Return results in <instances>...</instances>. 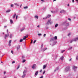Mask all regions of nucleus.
I'll return each instance as SVG.
<instances>
[{"mask_svg": "<svg viewBox=\"0 0 78 78\" xmlns=\"http://www.w3.org/2000/svg\"><path fill=\"white\" fill-rule=\"evenodd\" d=\"M45 73V71H44L43 73V75H44V73Z\"/></svg>", "mask_w": 78, "mask_h": 78, "instance_id": "40", "label": "nucleus"}, {"mask_svg": "<svg viewBox=\"0 0 78 78\" xmlns=\"http://www.w3.org/2000/svg\"><path fill=\"white\" fill-rule=\"evenodd\" d=\"M69 23H67L66 24V26H69Z\"/></svg>", "mask_w": 78, "mask_h": 78, "instance_id": "38", "label": "nucleus"}, {"mask_svg": "<svg viewBox=\"0 0 78 78\" xmlns=\"http://www.w3.org/2000/svg\"><path fill=\"white\" fill-rule=\"evenodd\" d=\"M20 67V66H18V67H17V69H19V68Z\"/></svg>", "mask_w": 78, "mask_h": 78, "instance_id": "43", "label": "nucleus"}, {"mask_svg": "<svg viewBox=\"0 0 78 78\" xmlns=\"http://www.w3.org/2000/svg\"><path fill=\"white\" fill-rule=\"evenodd\" d=\"M50 21H51V20H49L48 21V22L47 23H50Z\"/></svg>", "mask_w": 78, "mask_h": 78, "instance_id": "22", "label": "nucleus"}, {"mask_svg": "<svg viewBox=\"0 0 78 78\" xmlns=\"http://www.w3.org/2000/svg\"><path fill=\"white\" fill-rule=\"evenodd\" d=\"M38 36H41L42 35V34H37Z\"/></svg>", "mask_w": 78, "mask_h": 78, "instance_id": "30", "label": "nucleus"}, {"mask_svg": "<svg viewBox=\"0 0 78 78\" xmlns=\"http://www.w3.org/2000/svg\"><path fill=\"white\" fill-rule=\"evenodd\" d=\"M1 62V63H3V62Z\"/></svg>", "mask_w": 78, "mask_h": 78, "instance_id": "63", "label": "nucleus"}, {"mask_svg": "<svg viewBox=\"0 0 78 78\" xmlns=\"http://www.w3.org/2000/svg\"><path fill=\"white\" fill-rule=\"evenodd\" d=\"M54 40H55V38H54V37H53L51 38L50 41H54Z\"/></svg>", "mask_w": 78, "mask_h": 78, "instance_id": "6", "label": "nucleus"}, {"mask_svg": "<svg viewBox=\"0 0 78 78\" xmlns=\"http://www.w3.org/2000/svg\"><path fill=\"white\" fill-rule=\"evenodd\" d=\"M36 64H34L32 66V69H34L35 67H36Z\"/></svg>", "mask_w": 78, "mask_h": 78, "instance_id": "4", "label": "nucleus"}, {"mask_svg": "<svg viewBox=\"0 0 78 78\" xmlns=\"http://www.w3.org/2000/svg\"><path fill=\"white\" fill-rule=\"evenodd\" d=\"M14 5H16V6H19V5L18 4H17V3H15L14 4Z\"/></svg>", "mask_w": 78, "mask_h": 78, "instance_id": "21", "label": "nucleus"}, {"mask_svg": "<svg viewBox=\"0 0 78 78\" xmlns=\"http://www.w3.org/2000/svg\"><path fill=\"white\" fill-rule=\"evenodd\" d=\"M65 12V11L63 10H61L60 11V13H63V12Z\"/></svg>", "mask_w": 78, "mask_h": 78, "instance_id": "13", "label": "nucleus"}, {"mask_svg": "<svg viewBox=\"0 0 78 78\" xmlns=\"http://www.w3.org/2000/svg\"><path fill=\"white\" fill-rule=\"evenodd\" d=\"M11 53H12V54H13V51H12V50L11 51Z\"/></svg>", "mask_w": 78, "mask_h": 78, "instance_id": "46", "label": "nucleus"}, {"mask_svg": "<svg viewBox=\"0 0 78 78\" xmlns=\"http://www.w3.org/2000/svg\"><path fill=\"white\" fill-rule=\"evenodd\" d=\"M16 14H15L13 16V19H14L16 17Z\"/></svg>", "mask_w": 78, "mask_h": 78, "instance_id": "10", "label": "nucleus"}, {"mask_svg": "<svg viewBox=\"0 0 78 78\" xmlns=\"http://www.w3.org/2000/svg\"><path fill=\"white\" fill-rule=\"evenodd\" d=\"M18 17V15H17L16 16V19H17Z\"/></svg>", "mask_w": 78, "mask_h": 78, "instance_id": "36", "label": "nucleus"}, {"mask_svg": "<svg viewBox=\"0 0 78 78\" xmlns=\"http://www.w3.org/2000/svg\"><path fill=\"white\" fill-rule=\"evenodd\" d=\"M38 73H39V72H38V71H37L35 73V75L36 76H37V75H38Z\"/></svg>", "mask_w": 78, "mask_h": 78, "instance_id": "9", "label": "nucleus"}, {"mask_svg": "<svg viewBox=\"0 0 78 78\" xmlns=\"http://www.w3.org/2000/svg\"><path fill=\"white\" fill-rule=\"evenodd\" d=\"M11 42H12V41L11 40H10L9 42V44H11Z\"/></svg>", "mask_w": 78, "mask_h": 78, "instance_id": "29", "label": "nucleus"}, {"mask_svg": "<svg viewBox=\"0 0 78 78\" xmlns=\"http://www.w3.org/2000/svg\"><path fill=\"white\" fill-rule=\"evenodd\" d=\"M44 0H41V1L42 2V1H44Z\"/></svg>", "mask_w": 78, "mask_h": 78, "instance_id": "61", "label": "nucleus"}, {"mask_svg": "<svg viewBox=\"0 0 78 78\" xmlns=\"http://www.w3.org/2000/svg\"><path fill=\"white\" fill-rule=\"evenodd\" d=\"M25 61H26V60H23V61H22V62H23H23H25Z\"/></svg>", "mask_w": 78, "mask_h": 78, "instance_id": "31", "label": "nucleus"}, {"mask_svg": "<svg viewBox=\"0 0 78 78\" xmlns=\"http://www.w3.org/2000/svg\"><path fill=\"white\" fill-rule=\"evenodd\" d=\"M32 42H33V40H32L31 41V42H30V44H32Z\"/></svg>", "mask_w": 78, "mask_h": 78, "instance_id": "53", "label": "nucleus"}, {"mask_svg": "<svg viewBox=\"0 0 78 78\" xmlns=\"http://www.w3.org/2000/svg\"><path fill=\"white\" fill-rule=\"evenodd\" d=\"M45 68H46V65H43V69H45Z\"/></svg>", "mask_w": 78, "mask_h": 78, "instance_id": "12", "label": "nucleus"}, {"mask_svg": "<svg viewBox=\"0 0 78 78\" xmlns=\"http://www.w3.org/2000/svg\"><path fill=\"white\" fill-rule=\"evenodd\" d=\"M36 41H37L36 40H34V43H35V42H36Z\"/></svg>", "mask_w": 78, "mask_h": 78, "instance_id": "35", "label": "nucleus"}, {"mask_svg": "<svg viewBox=\"0 0 78 78\" xmlns=\"http://www.w3.org/2000/svg\"><path fill=\"white\" fill-rule=\"evenodd\" d=\"M27 38L26 37V36H24L23 38V40H25V39H26Z\"/></svg>", "mask_w": 78, "mask_h": 78, "instance_id": "24", "label": "nucleus"}, {"mask_svg": "<svg viewBox=\"0 0 78 78\" xmlns=\"http://www.w3.org/2000/svg\"><path fill=\"white\" fill-rule=\"evenodd\" d=\"M68 19L69 20H70V21L71 20V19H70V18H68Z\"/></svg>", "mask_w": 78, "mask_h": 78, "instance_id": "51", "label": "nucleus"}, {"mask_svg": "<svg viewBox=\"0 0 78 78\" xmlns=\"http://www.w3.org/2000/svg\"><path fill=\"white\" fill-rule=\"evenodd\" d=\"M78 40V37H77L75 39H74V40H72L70 41L69 42L70 43H72V42H73V41H77V40Z\"/></svg>", "mask_w": 78, "mask_h": 78, "instance_id": "1", "label": "nucleus"}, {"mask_svg": "<svg viewBox=\"0 0 78 78\" xmlns=\"http://www.w3.org/2000/svg\"><path fill=\"white\" fill-rule=\"evenodd\" d=\"M71 48H72V47H71L70 48V49H71Z\"/></svg>", "mask_w": 78, "mask_h": 78, "instance_id": "59", "label": "nucleus"}, {"mask_svg": "<svg viewBox=\"0 0 78 78\" xmlns=\"http://www.w3.org/2000/svg\"><path fill=\"white\" fill-rule=\"evenodd\" d=\"M54 1H56V0H54L53 2H54Z\"/></svg>", "mask_w": 78, "mask_h": 78, "instance_id": "62", "label": "nucleus"}, {"mask_svg": "<svg viewBox=\"0 0 78 78\" xmlns=\"http://www.w3.org/2000/svg\"><path fill=\"white\" fill-rule=\"evenodd\" d=\"M65 51V50H63V51H62V53H64Z\"/></svg>", "mask_w": 78, "mask_h": 78, "instance_id": "32", "label": "nucleus"}, {"mask_svg": "<svg viewBox=\"0 0 78 78\" xmlns=\"http://www.w3.org/2000/svg\"><path fill=\"white\" fill-rule=\"evenodd\" d=\"M28 8V6H26L24 7V9H27Z\"/></svg>", "mask_w": 78, "mask_h": 78, "instance_id": "25", "label": "nucleus"}, {"mask_svg": "<svg viewBox=\"0 0 78 78\" xmlns=\"http://www.w3.org/2000/svg\"><path fill=\"white\" fill-rule=\"evenodd\" d=\"M76 59L78 60V55L76 57Z\"/></svg>", "mask_w": 78, "mask_h": 78, "instance_id": "42", "label": "nucleus"}, {"mask_svg": "<svg viewBox=\"0 0 78 78\" xmlns=\"http://www.w3.org/2000/svg\"><path fill=\"white\" fill-rule=\"evenodd\" d=\"M20 8H22V4H21L20 6Z\"/></svg>", "mask_w": 78, "mask_h": 78, "instance_id": "58", "label": "nucleus"}, {"mask_svg": "<svg viewBox=\"0 0 78 78\" xmlns=\"http://www.w3.org/2000/svg\"><path fill=\"white\" fill-rule=\"evenodd\" d=\"M12 64H14L15 63V61H13L12 62Z\"/></svg>", "mask_w": 78, "mask_h": 78, "instance_id": "34", "label": "nucleus"}, {"mask_svg": "<svg viewBox=\"0 0 78 78\" xmlns=\"http://www.w3.org/2000/svg\"><path fill=\"white\" fill-rule=\"evenodd\" d=\"M25 30V28H23L21 29L20 31H23V30Z\"/></svg>", "mask_w": 78, "mask_h": 78, "instance_id": "27", "label": "nucleus"}, {"mask_svg": "<svg viewBox=\"0 0 78 78\" xmlns=\"http://www.w3.org/2000/svg\"><path fill=\"white\" fill-rule=\"evenodd\" d=\"M54 38V39H55L56 40H57L58 37L56 36H55Z\"/></svg>", "mask_w": 78, "mask_h": 78, "instance_id": "14", "label": "nucleus"}, {"mask_svg": "<svg viewBox=\"0 0 78 78\" xmlns=\"http://www.w3.org/2000/svg\"><path fill=\"white\" fill-rule=\"evenodd\" d=\"M35 18H37V19H38V18H39V16H38L36 15L35 16H34Z\"/></svg>", "mask_w": 78, "mask_h": 78, "instance_id": "11", "label": "nucleus"}, {"mask_svg": "<svg viewBox=\"0 0 78 78\" xmlns=\"http://www.w3.org/2000/svg\"><path fill=\"white\" fill-rule=\"evenodd\" d=\"M10 38H12V34H10L9 36Z\"/></svg>", "mask_w": 78, "mask_h": 78, "instance_id": "15", "label": "nucleus"}, {"mask_svg": "<svg viewBox=\"0 0 78 78\" xmlns=\"http://www.w3.org/2000/svg\"><path fill=\"white\" fill-rule=\"evenodd\" d=\"M9 47H10V46H11V43H9Z\"/></svg>", "mask_w": 78, "mask_h": 78, "instance_id": "41", "label": "nucleus"}, {"mask_svg": "<svg viewBox=\"0 0 78 78\" xmlns=\"http://www.w3.org/2000/svg\"><path fill=\"white\" fill-rule=\"evenodd\" d=\"M10 11H11V10L9 9V10H7V11H6V12H10Z\"/></svg>", "mask_w": 78, "mask_h": 78, "instance_id": "17", "label": "nucleus"}, {"mask_svg": "<svg viewBox=\"0 0 78 78\" xmlns=\"http://www.w3.org/2000/svg\"><path fill=\"white\" fill-rule=\"evenodd\" d=\"M39 27H40L39 25H38L37 26V27H38V28Z\"/></svg>", "mask_w": 78, "mask_h": 78, "instance_id": "56", "label": "nucleus"}, {"mask_svg": "<svg viewBox=\"0 0 78 78\" xmlns=\"http://www.w3.org/2000/svg\"><path fill=\"white\" fill-rule=\"evenodd\" d=\"M51 12H52V13H54V12H55L53 11H51Z\"/></svg>", "mask_w": 78, "mask_h": 78, "instance_id": "47", "label": "nucleus"}, {"mask_svg": "<svg viewBox=\"0 0 78 78\" xmlns=\"http://www.w3.org/2000/svg\"><path fill=\"white\" fill-rule=\"evenodd\" d=\"M44 78V76H42L40 77V78Z\"/></svg>", "mask_w": 78, "mask_h": 78, "instance_id": "49", "label": "nucleus"}, {"mask_svg": "<svg viewBox=\"0 0 78 78\" xmlns=\"http://www.w3.org/2000/svg\"><path fill=\"white\" fill-rule=\"evenodd\" d=\"M20 45L18 46L17 48V50H18L20 49Z\"/></svg>", "mask_w": 78, "mask_h": 78, "instance_id": "16", "label": "nucleus"}, {"mask_svg": "<svg viewBox=\"0 0 78 78\" xmlns=\"http://www.w3.org/2000/svg\"><path fill=\"white\" fill-rule=\"evenodd\" d=\"M43 19H45V18H43Z\"/></svg>", "mask_w": 78, "mask_h": 78, "instance_id": "64", "label": "nucleus"}, {"mask_svg": "<svg viewBox=\"0 0 78 78\" xmlns=\"http://www.w3.org/2000/svg\"><path fill=\"white\" fill-rule=\"evenodd\" d=\"M25 36L27 38V37H28V35H27L26 36Z\"/></svg>", "mask_w": 78, "mask_h": 78, "instance_id": "39", "label": "nucleus"}, {"mask_svg": "<svg viewBox=\"0 0 78 78\" xmlns=\"http://www.w3.org/2000/svg\"><path fill=\"white\" fill-rule=\"evenodd\" d=\"M72 61V58H71L69 60V61Z\"/></svg>", "mask_w": 78, "mask_h": 78, "instance_id": "50", "label": "nucleus"}, {"mask_svg": "<svg viewBox=\"0 0 78 78\" xmlns=\"http://www.w3.org/2000/svg\"><path fill=\"white\" fill-rule=\"evenodd\" d=\"M46 36V34H44V37H45Z\"/></svg>", "mask_w": 78, "mask_h": 78, "instance_id": "44", "label": "nucleus"}, {"mask_svg": "<svg viewBox=\"0 0 78 78\" xmlns=\"http://www.w3.org/2000/svg\"><path fill=\"white\" fill-rule=\"evenodd\" d=\"M13 5H11V7H13Z\"/></svg>", "mask_w": 78, "mask_h": 78, "instance_id": "45", "label": "nucleus"}, {"mask_svg": "<svg viewBox=\"0 0 78 78\" xmlns=\"http://www.w3.org/2000/svg\"><path fill=\"white\" fill-rule=\"evenodd\" d=\"M69 70H70V67L68 66L66 68L65 71L67 72V71H69Z\"/></svg>", "mask_w": 78, "mask_h": 78, "instance_id": "2", "label": "nucleus"}, {"mask_svg": "<svg viewBox=\"0 0 78 78\" xmlns=\"http://www.w3.org/2000/svg\"><path fill=\"white\" fill-rule=\"evenodd\" d=\"M9 34H7L5 35V36L4 37L5 39H6V38H8V37H9Z\"/></svg>", "mask_w": 78, "mask_h": 78, "instance_id": "3", "label": "nucleus"}, {"mask_svg": "<svg viewBox=\"0 0 78 78\" xmlns=\"http://www.w3.org/2000/svg\"><path fill=\"white\" fill-rule=\"evenodd\" d=\"M23 74H24V73H27V71L24 70L23 72Z\"/></svg>", "mask_w": 78, "mask_h": 78, "instance_id": "26", "label": "nucleus"}, {"mask_svg": "<svg viewBox=\"0 0 78 78\" xmlns=\"http://www.w3.org/2000/svg\"><path fill=\"white\" fill-rule=\"evenodd\" d=\"M7 31L8 33V29H7Z\"/></svg>", "mask_w": 78, "mask_h": 78, "instance_id": "57", "label": "nucleus"}, {"mask_svg": "<svg viewBox=\"0 0 78 78\" xmlns=\"http://www.w3.org/2000/svg\"><path fill=\"white\" fill-rule=\"evenodd\" d=\"M6 27H7V26H4V28H6Z\"/></svg>", "mask_w": 78, "mask_h": 78, "instance_id": "55", "label": "nucleus"}, {"mask_svg": "<svg viewBox=\"0 0 78 78\" xmlns=\"http://www.w3.org/2000/svg\"><path fill=\"white\" fill-rule=\"evenodd\" d=\"M59 69V68H58L57 69L55 70V72H56L57 70H58Z\"/></svg>", "mask_w": 78, "mask_h": 78, "instance_id": "33", "label": "nucleus"}, {"mask_svg": "<svg viewBox=\"0 0 78 78\" xmlns=\"http://www.w3.org/2000/svg\"><path fill=\"white\" fill-rule=\"evenodd\" d=\"M63 59H64V56H62V57L60 58V59L61 60H62H62H63Z\"/></svg>", "mask_w": 78, "mask_h": 78, "instance_id": "19", "label": "nucleus"}, {"mask_svg": "<svg viewBox=\"0 0 78 78\" xmlns=\"http://www.w3.org/2000/svg\"><path fill=\"white\" fill-rule=\"evenodd\" d=\"M10 21L11 22V23H13V21H12V20H10Z\"/></svg>", "mask_w": 78, "mask_h": 78, "instance_id": "20", "label": "nucleus"}, {"mask_svg": "<svg viewBox=\"0 0 78 78\" xmlns=\"http://www.w3.org/2000/svg\"><path fill=\"white\" fill-rule=\"evenodd\" d=\"M69 6V4H68L67 6Z\"/></svg>", "mask_w": 78, "mask_h": 78, "instance_id": "60", "label": "nucleus"}, {"mask_svg": "<svg viewBox=\"0 0 78 78\" xmlns=\"http://www.w3.org/2000/svg\"><path fill=\"white\" fill-rule=\"evenodd\" d=\"M42 69L40 70V72L41 73L42 72Z\"/></svg>", "mask_w": 78, "mask_h": 78, "instance_id": "52", "label": "nucleus"}, {"mask_svg": "<svg viewBox=\"0 0 78 78\" xmlns=\"http://www.w3.org/2000/svg\"><path fill=\"white\" fill-rule=\"evenodd\" d=\"M51 17V15H48L47 17L45 18V19H48V18H49V17Z\"/></svg>", "mask_w": 78, "mask_h": 78, "instance_id": "5", "label": "nucleus"}, {"mask_svg": "<svg viewBox=\"0 0 78 78\" xmlns=\"http://www.w3.org/2000/svg\"><path fill=\"white\" fill-rule=\"evenodd\" d=\"M73 69L75 70L76 69V67L75 66H73Z\"/></svg>", "mask_w": 78, "mask_h": 78, "instance_id": "8", "label": "nucleus"}, {"mask_svg": "<svg viewBox=\"0 0 78 78\" xmlns=\"http://www.w3.org/2000/svg\"><path fill=\"white\" fill-rule=\"evenodd\" d=\"M23 39H20V42H22V41H23Z\"/></svg>", "mask_w": 78, "mask_h": 78, "instance_id": "28", "label": "nucleus"}, {"mask_svg": "<svg viewBox=\"0 0 78 78\" xmlns=\"http://www.w3.org/2000/svg\"><path fill=\"white\" fill-rule=\"evenodd\" d=\"M70 34H70V33H69L68 34V36H70Z\"/></svg>", "mask_w": 78, "mask_h": 78, "instance_id": "37", "label": "nucleus"}, {"mask_svg": "<svg viewBox=\"0 0 78 78\" xmlns=\"http://www.w3.org/2000/svg\"><path fill=\"white\" fill-rule=\"evenodd\" d=\"M6 72L5 71L4 73V75H5V74H6Z\"/></svg>", "mask_w": 78, "mask_h": 78, "instance_id": "48", "label": "nucleus"}, {"mask_svg": "<svg viewBox=\"0 0 78 78\" xmlns=\"http://www.w3.org/2000/svg\"><path fill=\"white\" fill-rule=\"evenodd\" d=\"M58 26V23L56 24L55 26V27L56 28V27H57Z\"/></svg>", "mask_w": 78, "mask_h": 78, "instance_id": "18", "label": "nucleus"}, {"mask_svg": "<svg viewBox=\"0 0 78 78\" xmlns=\"http://www.w3.org/2000/svg\"><path fill=\"white\" fill-rule=\"evenodd\" d=\"M47 48H45L44 49H43V50L44 51H45V50H47Z\"/></svg>", "mask_w": 78, "mask_h": 78, "instance_id": "23", "label": "nucleus"}, {"mask_svg": "<svg viewBox=\"0 0 78 78\" xmlns=\"http://www.w3.org/2000/svg\"><path fill=\"white\" fill-rule=\"evenodd\" d=\"M72 1L73 3H74V0H72Z\"/></svg>", "mask_w": 78, "mask_h": 78, "instance_id": "54", "label": "nucleus"}, {"mask_svg": "<svg viewBox=\"0 0 78 78\" xmlns=\"http://www.w3.org/2000/svg\"><path fill=\"white\" fill-rule=\"evenodd\" d=\"M25 76H26V74H24L22 76V78H24Z\"/></svg>", "mask_w": 78, "mask_h": 78, "instance_id": "7", "label": "nucleus"}]
</instances>
